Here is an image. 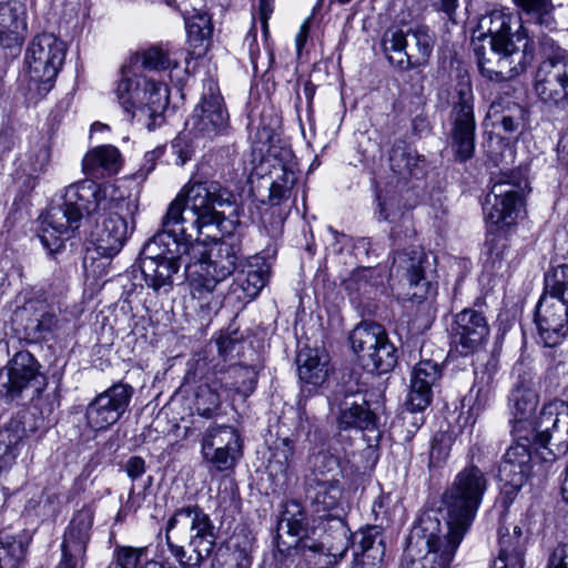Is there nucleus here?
I'll use <instances>...</instances> for the list:
<instances>
[{"mask_svg":"<svg viewBox=\"0 0 568 568\" xmlns=\"http://www.w3.org/2000/svg\"><path fill=\"white\" fill-rule=\"evenodd\" d=\"M359 547L361 554H356V568H381L385 544L376 528L362 532Z\"/></svg>","mask_w":568,"mask_h":568,"instance_id":"34","label":"nucleus"},{"mask_svg":"<svg viewBox=\"0 0 568 568\" xmlns=\"http://www.w3.org/2000/svg\"><path fill=\"white\" fill-rule=\"evenodd\" d=\"M50 160V151L47 146L41 145L32 150L29 154V169L30 175H36L43 172Z\"/></svg>","mask_w":568,"mask_h":568,"instance_id":"53","label":"nucleus"},{"mask_svg":"<svg viewBox=\"0 0 568 568\" xmlns=\"http://www.w3.org/2000/svg\"><path fill=\"white\" fill-rule=\"evenodd\" d=\"M308 526V519L301 503L288 500L284 504L281 518L277 523L276 546L281 551L291 548H301L310 568H332L342 559L326 547L313 539H303Z\"/></svg>","mask_w":568,"mask_h":568,"instance_id":"10","label":"nucleus"},{"mask_svg":"<svg viewBox=\"0 0 568 568\" xmlns=\"http://www.w3.org/2000/svg\"><path fill=\"white\" fill-rule=\"evenodd\" d=\"M257 138L258 141L251 152V178H264L273 170L284 172V162L290 151L274 144L273 131L270 128L258 130Z\"/></svg>","mask_w":568,"mask_h":568,"instance_id":"24","label":"nucleus"},{"mask_svg":"<svg viewBox=\"0 0 568 568\" xmlns=\"http://www.w3.org/2000/svg\"><path fill=\"white\" fill-rule=\"evenodd\" d=\"M546 568H568V545H558L554 549Z\"/></svg>","mask_w":568,"mask_h":568,"instance_id":"54","label":"nucleus"},{"mask_svg":"<svg viewBox=\"0 0 568 568\" xmlns=\"http://www.w3.org/2000/svg\"><path fill=\"white\" fill-rule=\"evenodd\" d=\"M121 164V154L113 145L95 146L89 150L82 160L83 171L92 176L116 174Z\"/></svg>","mask_w":568,"mask_h":568,"instance_id":"30","label":"nucleus"},{"mask_svg":"<svg viewBox=\"0 0 568 568\" xmlns=\"http://www.w3.org/2000/svg\"><path fill=\"white\" fill-rule=\"evenodd\" d=\"M478 28L490 38L489 57L484 48H475L483 77L495 82L509 80L532 62L534 44L519 16L495 9L480 18Z\"/></svg>","mask_w":568,"mask_h":568,"instance_id":"3","label":"nucleus"},{"mask_svg":"<svg viewBox=\"0 0 568 568\" xmlns=\"http://www.w3.org/2000/svg\"><path fill=\"white\" fill-rule=\"evenodd\" d=\"M236 433L234 428H210L202 442V454L204 458H210L216 446H225L227 436L225 434Z\"/></svg>","mask_w":568,"mask_h":568,"instance_id":"50","label":"nucleus"},{"mask_svg":"<svg viewBox=\"0 0 568 568\" xmlns=\"http://www.w3.org/2000/svg\"><path fill=\"white\" fill-rule=\"evenodd\" d=\"M525 13L532 16L536 22L551 27L554 23L550 13L554 9L551 0H513Z\"/></svg>","mask_w":568,"mask_h":568,"instance_id":"46","label":"nucleus"},{"mask_svg":"<svg viewBox=\"0 0 568 568\" xmlns=\"http://www.w3.org/2000/svg\"><path fill=\"white\" fill-rule=\"evenodd\" d=\"M247 541L245 536L233 535L229 540V547L232 549L231 568H248Z\"/></svg>","mask_w":568,"mask_h":568,"instance_id":"49","label":"nucleus"},{"mask_svg":"<svg viewBox=\"0 0 568 568\" xmlns=\"http://www.w3.org/2000/svg\"><path fill=\"white\" fill-rule=\"evenodd\" d=\"M435 36L426 26L406 30L389 27L382 37V48L389 63L400 71L425 67L433 53Z\"/></svg>","mask_w":568,"mask_h":568,"instance_id":"11","label":"nucleus"},{"mask_svg":"<svg viewBox=\"0 0 568 568\" xmlns=\"http://www.w3.org/2000/svg\"><path fill=\"white\" fill-rule=\"evenodd\" d=\"M115 193L113 184H98L91 180L73 183L65 189L62 206L51 207L43 217L39 239L50 253L58 252L63 242L79 226L83 213L99 210Z\"/></svg>","mask_w":568,"mask_h":568,"instance_id":"4","label":"nucleus"},{"mask_svg":"<svg viewBox=\"0 0 568 568\" xmlns=\"http://www.w3.org/2000/svg\"><path fill=\"white\" fill-rule=\"evenodd\" d=\"M92 524L93 511L90 508L83 507L78 510L64 530L61 551L68 556L85 558Z\"/></svg>","mask_w":568,"mask_h":568,"instance_id":"26","label":"nucleus"},{"mask_svg":"<svg viewBox=\"0 0 568 568\" xmlns=\"http://www.w3.org/2000/svg\"><path fill=\"white\" fill-rule=\"evenodd\" d=\"M274 4L273 0H260L258 1V18L262 24L263 33L266 36L268 32V19L273 13Z\"/></svg>","mask_w":568,"mask_h":568,"instance_id":"57","label":"nucleus"},{"mask_svg":"<svg viewBox=\"0 0 568 568\" xmlns=\"http://www.w3.org/2000/svg\"><path fill=\"white\" fill-rule=\"evenodd\" d=\"M67 54L65 43L53 33L42 32L29 42L24 63L32 99H42L54 87Z\"/></svg>","mask_w":568,"mask_h":568,"instance_id":"9","label":"nucleus"},{"mask_svg":"<svg viewBox=\"0 0 568 568\" xmlns=\"http://www.w3.org/2000/svg\"><path fill=\"white\" fill-rule=\"evenodd\" d=\"M514 436L516 444L507 449L499 466V478L504 483L501 491L509 501H513L531 473V449H546L554 458L568 449L567 442L552 443L548 428L541 432L538 428H514Z\"/></svg>","mask_w":568,"mask_h":568,"instance_id":"7","label":"nucleus"},{"mask_svg":"<svg viewBox=\"0 0 568 568\" xmlns=\"http://www.w3.org/2000/svg\"><path fill=\"white\" fill-rule=\"evenodd\" d=\"M557 153L560 161L568 164V131L562 133L557 145Z\"/></svg>","mask_w":568,"mask_h":568,"instance_id":"64","label":"nucleus"},{"mask_svg":"<svg viewBox=\"0 0 568 568\" xmlns=\"http://www.w3.org/2000/svg\"><path fill=\"white\" fill-rule=\"evenodd\" d=\"M229 115L217 84L210 80L206 92L186 121V126L194 136L212 138L224 130Z\"/></svg>","mask_w":568,"mask_h":568,"instance_id":"16","label":"nucleus"},{"mask_svg":"<svg viewBox=\"0 0 568 568\" xmlns=\"http://www.w3.org/2000/svg\"><path fill=\"white\" fill-rule=\"evenodd\" d=\"M488 487L484 471L476 465L462 469L442 496L447 521L442 526L436 513H425L408 537V555L416 549L433 548L455 556L473 525Z\"/></svg>","mask_w":568,"mask_h":568,"instance_id":"2","label":"nucleus"},{"mask_svg":"<svg viewBox=\"0 0 568 568\" xmlns=\"http://www.w3.org/2000/svg\"><path fill=\"white\" fill-rule=\"evenodd\" d=\"M294 453L293 442L288 437L281 438L275 444V453L274 456L278 458V462L285 464L286 466L290 463Z\"/></svg>","mask_w":568,"mask_h":568,"instance_id":"55","label":"nucleus"},{"mask_svg":"<svg viewBox=\"0 0 568 568\" xmlns=\"http://www.w3.org/2000/svg\"><path fill=\"white\" fill-rule=\"evenodd\" d=\"M453 442L454 438L450 432H437L432 440L430 458L437 460L445 459L448 456Z\"/></svg>","mask_w":568,"mask_h":568,"instance_id":"52","label":"nucleus"},{"mask_svg":"<svg viewBox=\"0 0 568 568\" xmlns=\"http://www.w3.org/2000/svg\"><path fill=\"white\" fill-rule=\"evenodd\" d=\"M481 405L471 398L465 397L462 400L458 417L456 419L457 426H474L480 416Z\"/></svg>","mask_w":568,"mask_h":568,"instance_id":"51","label":"nucleus"},{"mask_svg":"<svg viewBox=\"0 0 568 568\" xmlns=\"http://www.w3.org/2000/svg\"><path fill=\"white\" fill-rule=\"evenodd\" d=\"M352 385H338L329 398V413L337 426H376L379 417Z\"/></svg>","mask_w":568,"mask_h":568,"instance_id":"15","label":"nucleus"},{"mask_svg":"<svg viewBox=\"0 0 568 568\" xmlns=\"http://www.w3.org/2000/svg\"><path fill=\"white\" fill-rule=\"evenodd\" d=\"M539 396L530 381H520L511 390L509 406L514 424L530 423L536 414Z\"/></svg>","mask_w":568,"mask_h":568,"instance_id":"29","label":"nucleus"},{"mask_svg":"<svg viewBox=\"0 0 568 568\" xmlns=\"http://www.w3.org/2000/svg\"><path fill=\"white\" fill-rule=\"evenodd\" d=\"M323 524L321 528V539L317 541L322 547H326L327 551H332L335 556L343 559L351 545L349 529L342 516L333 517L320 521Z\"/></svg>","mask_w":568,"mask_h":568,"instance_id":"32","label":"nucleus"},{"mask_svg":"<svg viewBox=\"0 0 568 568\" xmlns=\"http://www.w3.org/2000/svg\"><path fill=\"white\" fill-rule=\"evenodd\" d=\"M85 564V558H78L75 556H68V554L62 552V558L57 568H83Z\"/></svg>","mask_w":568,"mask_h":568,"instance_id":"61","label":"nucleus"},{"mask_svg":"<svg viewBox=\"0 0 568 568\" xmlns=\"http://www.w3.org/2000/svg\"><path fill=\"white\" fill-rule=\"evenodd\" d=\"M539 47L545 60L536 73L535 91L544 103L565 109L568 106V52L548 36L540 38Z\"/></svg>","mask_w":568,"mask_h":568,"instance_id":"12","label":"nucleus"},{"mask_svg":"<svg viewBox=\"0 0 568 568\" xmlns=\"http://www.w3.org/2000/svg\"><path fill=\"white\" fill-rule=\"evenodd\" d=\"M123 205V199L118 197L115 192L113 199L108 197L104 205L99 207L116 209L103 219L94 233V246L101 256H115L123 248L133 230V225L130 227L126 219L120 213Z\"/></svg>","mask_w":568,"mask_h":568,"instance_id":"17","label":"nucleus"},{"mask_svg":"<svg viewBox=\"0 0 568 568\" xmlns=\"http://www.w3.org/2000/svg\"><path fill=\"white\" fill-rule=\"evenodd\" d=\"M146 555V548L118 546L115 548V561L120 568H138L143 556Z\"/></svg>","mask_w":568,"mask_h":568,"instance_id":"48","label":"nucleus"},{"mask_svg":"<svg viewBox=\"0 0 568 568\" xmlns=\"http://www.w3.org/2000/svg\"><path fill=\"white\" fill-rule=\"evenodd\" d=\"M227 206L235 212L231 194L215 183H194L186 186L170 204L158 232L143 246L141 271L148 287L168 293L173 285V275L184 264L191 294L207 313L217 312L222 295L215 293L219 283L235 270V254L227 243L196 239L190 242L186 232L195 229L220 226Z\"/></svg>","mask_w":568,"mask_h":568,"instance_id":"1","label":"nucleus"},{"mask_svg":"<svg viewBox=\"0 0 568 568\" xmlns=\"http://www.w3.org/2000/svg\"><path fill=\"white\" fill-rule=\"evenodd\" d=\"M342 495L343 487L337 478H327L317 480L316 478H306L305 488V515L313 517V520L324 521L325 519L342 516Z\"/></svg>","mask_w":568,"mask_h":568,"instance_id":"18","label":"nucleus"},{"mask_svg":"<svg viewBox=\"0 0 568 568\" xmlns=\"http://www.w3.org/2000/svg\"><path fill=\"white\" fill-rule=\"evenodd\" d=\"M425 254L415 247L396 252L393 256L389 276L407 286L405 295L408 300L422 302L432 291L430 282L425 277Z\"/></svg>","mask_w":568,"mask_h":568,"instance_id":"14","label":"nucleus"},{"mask_svg":"<svg viewBox=\"0 0 568 568\" xmlns=\"http://www.w3.org/2000/svg\"><path fill=\"white\" fill-rule=\"evenodd\" d=\"M27 33L26 4L19 0L0 2V47L20 51Z\"/></svg>","mask_w":568,"mask_h":568,"instance_id":"23","label":"nucleus"},{"mask_svg":"<svg viewBox=\"0 0 568 568\" xmlns=\"http://www.w3.org/2000/svg\"><path fill=\"white\" fill-rule=\"evenodd\" d=\"M190 54L200 58L207 51L213 27L211 18L206 13H196L185 22Z\"/></svg>","mask_w":568,"mask_h":568,"instance_id":"33","label":"nucleus"},{"mask_svg":"<svg viewBox=\"0 0 568 568\" xmlns=\"http://www.w3.org/2000/svg\"><path fill=\"white\" fill-rule=\"evenodd\" d=\"M368 354H372L374 363L372 365H362V367L369 373H388L397 363L396 347L389 342L388 337L386 339L382 338V343L378 346L371 347Z\"/></svg>","mask_w":568,"mask_h":568,"instance_id":"38","label":"nucleus"},{"mask_svg":"<svg viewBox=\"0 0 568 568\" xmlns=\"http://www.w3.org/2000/svg\"><path fill=\"white\" fill-rule=\"evenodd\" d=\"M135 64L140 63L142 68L148 70H165L176 67V59L171 57L168 47L154 45L138 53L133 59Z\"/></svg>","mask_w":568,"mask_h":568,"instance_id":"39","label":"nucleus"},{"mask_svg":"<svg viewBox=\"0 0 568 568\" xmlns=\"http://www.w3.org/2000/svg\"><path fill=\"white\" fill-rule=\"evenodd\" d=\"M568 294V264L554 267L545 275L544 294L549 297L566 300Z\"/></svg>","mask_w":568,"mask_h":568,"instance_id":"44","label":"nucleus"},{"mask_svg":"<svg viewBox=\"0 0 568 568\" xmlns=\"http://www.w3.org/2000/svg\"><path fill=\"white\" fill-rule=\"evenodd\" d=\"M489 113L493 116H497L500 113L495 125L501 128L506 135L505 138H511L520 133L525 126V110L519 104L513 103L504 110L500 102H494L490 105Z\"/></svg>","mask_w":568,"mask_h":568,"instance_id":"35","label":"nucleus"},{"mask_svg":"<svg viewBox=\"0 0 568 568\" xmlns=\"http://www.w3.org/2000/svg\"><path fill=\"white\" fill-rule=\"evenodd\" d=\"M288 192L287 186L273 181L270 185L268 203L280 205L287 197Z\"/></svg>","mask_w":568,"mask_h":568,"instance_id":"56","label":"nucleus"},{"mask_svg":"<svg viewBox=\"0 0 568 568\" xmlns=\"http://www.w3.org/2000/svg\"><path fill=\"white\" fill-rule=\"evenodd\" d=\"M173 152L176 154L175 163L183 165L191 158V152L181 136L172 143Z\"/></svg>","mask_w":568,"mask_h":568,"instance_id":"58","label":"nucleus"},{"mask_svg":"<svg viewBox=\"0 0 568 568\" xmlns=\"http://www.w3.org/2000/svg\"><path fill=\"white\" fill-rule=\"evenodd\" d=\"M458 100L454 103L452 119V150L459 162H466L475 152L476 120L474 114V94L469 85H462L457 91Z\"/></svg>","mask_w":568,"mask_h":568,"instance_id":"13","label":"nucleus"},{"mask_svg":"<svg viewBox=\"0 0 568 568\" xmlns=\"http://www.w3.org/2000/svg\"><path fill=\"white\" fill-rule=\"evenodd\" d=\"M406 557L410 559V568H449L454 559L453 556L433 548L416 549L413 556H409L407 547Z\"/></svg>","mask_w":568,"mask_h":568,"instance_id":"42","label":"nucleus"},{"mask_svg":"<svg viewBox=\"0 0 568 568\" xmlns=\"http://www.w3.org/2000/svg\"><path fill=\"white\" fill-rule=\"evenodd\" d=\"M194 405L200 415L210 417L220 405V395L209 384H202L195 393Z\"/></svg>","mask_w":568,"mask_h":568,"instance_id":"47","label":"nucleus"},{"mask_svg":"<svg viewBox=\"0 0 568 568\" xmlns=\"http://www.w3.org/2000/svg\"><path fill=\"white\" fill-rule=\"evenodd\" d=\"M390 170L399 176L413 174L417 166V156L403 143H395L388 156Z\"/></svg>","mask_w":568,"mask_h":568,"instance_id":"41","label":"nucleus"},{"mask_svg":"<svg viewBox=\"0 0 568 568\" xmlns=\"http://www.w3.org/2000/svg\"><path fill=\"white\" fill-rule=\"evenodd\" d=\"M37 375V362L29 352H19L0 369V395L14 398Z\"/></svg>","mask_w":568,"mask_h":568,"instance_id":"25","label":"nucleus"},{"mask_svg":"<svg viewBox=\"0 0 568 568\" xmlns=\"http://www.w3.org/2000/svg\"><path fill=\"white\" fill-rule=\"evenodd\" d=\"M535 322L545 346L559 345L568 332L567 300L541 295L536 307Z\"/></svg>","mask_w":568,"mask_h":568,"instance_id":"20","label":"nucleus"},{"mask_svg":"<svg viewBox=\"0 0 568 568\" xmlns=\"http://www.w3.org/2000/svg\"><path fill=\"white\" fill-rule=\"evenodd\" d=\"M116 97L126 112L143 121L152 131L163 123V113L169 104V89L161 81L140 75L122 68Z\"/></svg>","mask_w":568,"mask_h":568,"instance_id":"8","label":"nucleus"},{"mask_svg":"<svg viewBox=\"0 0 568 568\" xmlns=\"http://www.w3.org/2000/svg\"><path fill=\"white\" fill-rule=\"evenodd\" d=\"M165 542L182 568L200 567L215 546L214 526L197 506L182 507L168 520Z\"/></svg>","mask_w":568,"mask_h":568,"instance_id":"6","label":"nucleus"},{"mask_svg":"<svg viewBox=\"0 0 568 568\" xmlns=\"http://www.w3.org/2000/svg\"><path fill=\"white\" fill-rule=\"evenodd\" d=\"M499 555L493 568H524L526 541L519 526H514L513 532L507 527L498 530Z\"/></svg>","mask_w":568,"mask_h":568,"instance_id":"27","label":"nucleus"},{"mask_svg":"<svg viewBox=\"0 0 568 568\" xmlns=\"http://www.w3.org/2000/svg\"><path fill=\"white\" fill-rule=\"evenodd\" d=\"M489 335L486 316L474 308H465L454 316L450 327L452 345L462 356L479 351Z\"/></svg>","mask_w":568,"mask_h":568,"instance_id":"19","label":"nucleus"},{"mask_svg":"<svg viewBox=\"0 0 568 568\" xmlns=\"http://www.w3.org/2000/svg\"><path fill=\"white\" fill-rule=\"evenodd\" d=\"M57 324V318L51 313H45L38 322L37 329L40 333L50 332Z\"/></svg>","mask_w":568,"mask_h":568,"instance_id":"63","label":"nucleus"},{"mask_svg":"<svg viewBox=\"0 0 568 568\" xmlns=\"http://www.w3.org/2000/svg\"><path fill=\"white\" fill-rule=\"evenodd\" d=\"M275 253L274 248L267 247L265 252L251 256V287L255 290L251 293V301L268 284L272 275L270 260L275 256Z\"/></svg>","mask_w":568,"mask_h":568,"instance_id":"37","label":"nucleus"},{"mask_svg":"<svg viewBox=\"0 0 568 568\" xmlns=\"http://www.w3.org/2000/svg\"><path fill=\"white\" fill-rule=\"evenodd\" d=\"M26 555V545L13 536H0V568H18Z\"/></svg>","mask_w":568,"mask_h":568,"instance_id":"43","label":"nucleus"},{"mask_svg":"<svg viewBox=\"0 0 568 568\" xmlns=\"http://www.w3.org/2000/svg\"><path fill=\"white\" fill-rule=\"evenodd\" d=\"M528 192V180L519 172L503 173L485 197L487 223L485 247L491 258H501L506 248L504 229L516 223Z\"/></svg>","mask_w":568,"mask_h":568,"instance_id":"5","label":"nucleus"},{"mask_svg":"<svg viewBox=\"0 0 568 568\" xmlns=\"http://www.w3.org/2000/svg\"><path fill=\"white\" fill-rule=\"evenodd\" d=\"M144 470V460L141 457H132L128 462L126 471L132 479L139 478Z\"/></svg>","mask_w":568,"mask_h":568,"instance_id":"59","label":"nucleus"},{"mask_svg":"<svg viewBox=\"0 0 568 568\" xmlns=\"http://www.w3.org/2000/svg\"><path fill=\"white\" fill-rule=\"evenodd\" d=\"M300 379L313 386L322 385L328 375L326 356L318 349L302 348L296 356Z\"/></svg>","mask_w":568,"mask_h":568,"instance_id":"31","label":"nucleus"},{"mask_svg":"<svg viewBox=\"0 0 568 568\" xmlns=\"http://www.w3.org/2000/svg\"><path fill=\"white\" fill-rule=\"evenodd\" d=\"M537 424L545 426H568V404L560 399L547 403L538 416Z\"/></svg>","mask_w":568,"mask_h":568,"instance_id":"45","label":"nucleus"},{"mask_svg":"<svg viewBox=\"0 0 568 568\" xmlns=\"http://www.w3.org/2000/svg\"><path fill=\"white\" fill-rule=\"evenodd\" d=\"M388 337L385 328L375 322H361L349 334L352 351L361 365H372L373 357L369 355L371 347L378 346L382 338Z\"/></svg>","mask_w":568,"mask_h":568,"instance_id":"28","label":"nucleus"},{"mask_svg":"<svg viewBox=\"0 0 568 568\" xmlns=\"http://www.w3.org/2000/svg\"><path fill=\"white\" fill-rule=\"evenodd\" d=\"M310 33V19L305 20L300 27L298 33L295 38L296 51L300 54L302 49L304 48L307 37Z\"/></svg>","mask_w":568,"mask_h":568,"instance_id":"62","label":"nucleus"},{"mask_svg":"<svg viewBox=\"0 0 568 568\" xmlns=\"http://www.w3.org/2000/svg\"><path fill=\"white\" fill-rule=\"evenodd\" d=\"M442 369L432 361H420L414 367L410 389L405 402V415L423 413L432 403L433 387L439 382Z\"/></svg>","mask_w":568,"mask_h":568,"instance_id":"22","label":"nucleus"},{"mask_svg":"<svg viewBox=\"0 0 568 568\" xmlns=\"http://www.w3.org/2000/svg\"><path fill=\"white\" fill-rule=\"evenodd\" d=\"M225 435L227 436L225 446H216L215 450L211 453L210 458H205L219 471L232 468L237 458L243 454V443L240 442L237 434L229 433Z\"/></svg>","mask_w":568,"mask_h":568,"instance_id":"36","label":"nucleus"},{"mask_svg":"<svg viewBox=\"0 0 568 568\" xmlns=\"http://www.w3.org/2000/svg\"><path fill=\"white\" fill-rule=\"evenodd\" d=\"M376 201H377V220L378 221H388L390 213H389V203L388 201L382 195V192L376 193Z\"/></svg>","mask_w":568,"mask_h":568,"instance_id":"60","label":"nucleus"},{"mask_svg":"<svg viewBox=\"0 0 568 568\" xmlns=\"http://www.w3.org/2000/svg\"><path fill=\"white\" fill-rule=\"evenodd\" d=\"M132 395L133 388L130 385H113L89 405L88 423L95 426H113L125 413Z\"/></svg>","mask_w":568,"mask_h":568,"instance_id":"21","label":"nucleus"},{"mask_svg":"<svg viewBox=\"0 0 568 568\" xmlns=\"http://www.w3.org/2000/svg\"><path fill=\"white\" fill-rule=\"evenodd\" d=\"M311 475L307 478H316L320 480H326V476L331 475L329 478H335L339 471V459L328 450H320L313 454L310 459Z\"/></svg>","mask_w":568,"mask_h":568,"instance_id":"40","label":"nucleus"}]
</instances>
